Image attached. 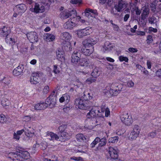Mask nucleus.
I'll list each match as a JSON object with an SVG mask.
<instances>
[{
  "instance_id": "nucleus-1",
  "label": "nucleus",
  "mask_w": 161,
  "mask_h": 161,
  "mask_svg": "<svg viewBox=\"0 0 161 161\" xmlns=\"http://www.w3.org/2000/svg\"><path fill=\"white\" fill-rule=\"evenodd\" d=\"M122 85H118L117 84H112L110 86H107L104 90V92L108 93V92L111 96L117 95L121 91Z\"/></svg>"
},
{
  "instance_id": "nucleus-2",
  "label": "nucleus",
  "mask_w": 161,
  "mask_h": 161,
  "mask_svg": "<svg viewBox=\"0 0 161 161\" xmlns=\"http://www.w3.org/2000/svg\"><path fill=\"white\" fill-rule=\"evenodd\" d=\"M120 118L122 122L125 125L130 126L133 123L131 115L125 112L121 114Z\"/></svg>"
},
{
  "instance_id": "nucleus-3",
  "label": "nucleus",
  "mask_w": 161,
  "mask_h": 161,
  "mask_svg": "<svg viewBox=\"0 0 161 161\" xmlns=\"http://www.w3.org/2000/svg\"><path fill=\"white\" fill-rule=\"evenodd\" d=\"M87 99L85 98L84 100L80 98H76L75 101V104L78 108L80 109H86L88 108L89 106L86 102Z\"/></svg>"
},
{
  "instance_id": "nucleus-4",
  "label": "nucleus",
  "mask_w": 161,
  "mask_h": 161,
  "mask_svg": "<svg viewBox=\"0 0 161 161\" xmlns=\"http://www.w3.org/2000/svg\"><path fill=\"white\" fill-rule=\"evenodd\" d=\"M87 117L89 119L90 117H102L103 116V114L100 112L99 110L96 107L93 108L87 113Z\"/></svg>"
},
{
  "instance_id": "nucleus-5",
  "label": "nucleus",
  "mask_w": 161,
  "mask_h": 161,
  "mask_svg": "<svg viewBox=\"0 0 161 161\" xmlns=\"http://www.w3.org/2000/svg\"><path fill=\"white\" fill-rule=\"evenodd\" d=\"M7 157L13 161H23L19 152L10 153L8 154Z\"/></svg>"
},
{
  "instance_id": "nucleus-6",
  "label": "nucleus",
  "mask_w": 161,
  "mask_h": 161,
  "mask_svg": "<svg viewBox=\"0 0 161 161\" xmlns=\"http://www.w3.org/2000/svg\"><path fill=\"white\" fill-rule=\"evenodd\" d=\"M61 38L65 41V44L67 47L69 49L70 47V36L69 33L64 32L62 33L60 35Z\"/></svg>"
},
{
  "instance_id": "nucleus-7",
  "label": "nucleus",
  "mask_w": 161,
  "mask_h": 161,
  "mask_svg": "<svg viewBox=\"0 0 161 161\" xmlns=\"http://www.w3.org/2000/svg\"><path fill=\"white\" fill-rule=\"evenodd\" d=\"M91 28L88 27L85 29L79 30L77 32V34L80 37H83L90 35L91 31Z\"/></svg>"
},
{
  "instance_id": "nucleus-8",
  "label": "nucleus",
  "mask_w": 161,
  "mask_h": 161,
  "mask_svg": "<svg viewBox=\"0 0 161 161\" xmlns=\"http://www.w3.org/2000/svg\"><path fill=\"white\" fill-rule=\"evenodd\" d=\"M127 3L123 0H119L118 4L115 6V9L118 12H121L127 7Z\"/></svg>"
},
{
  "instance_id": "nucleus-9",
  "label": "nucleus",
  "mask_w": 161,
  "mask_h": 161,
  "mask_svg": "<svg viewBox=\"0 0 161 161\" xmlns=\"http://www.w3.org/2000/svg\"><path fill=\"white\" fill-rule=\"evenodd\" d=\"M97 42L96 39L95 37H89L85 39L83 42V45L86 46L93 47L94 44Z\"/></svg>"
},
{
  "instance_id": "nucleus-10",
  "label": "nucleus",
  "mask_w": 161,
  "mask_h": 161,
  "mask_svg": "<svg viewBox=\"0 0 161 161\" xmlns=\"http://www.w3.org/2000/svg\"><path fill=\"white\" fill-rule=\"evenodd\" d=\"M71 62L74 64H77L78 61L81 59L80 54L77 51L74 52L71 55Z\"/></svg>"
},
{
  "instance_id": "nucleus-11",
  "label": "nucleus",
  "mask_w": 161,
  "mask_h": 161,
  "mask_svg": "<svg viewBox=\"0 0 161 161\" xmlns=\"http://www.w3.org/2000/svg\"><path fill=\"white\" fill-rule=\"evenodd\" d=\"M27 36L31 42H35L38 41V36L35 32H31L28 33L27 34Z\"/></svg>"
},
{
  "instance_id": "nucleus-12",
  "label": "nucleus",
  "mask_w": 161,
  "mask_h": 161,
  "mask_svg": "<svg viewBox=\"0 0 161 161\" xmlns=\"http://www.w3.org/2000/svg\"><path fill=\"white\" fill-rule=\"evenodd\" d=\"M56 97L54 96L51 98L49 97L47 98L45 103L47 107L48 105L50 108L54 107L56 103Z\"/></svg>"
},
{
  "instance_id": "nucleus-13",
  "label": "nucleus",
  "mask_w": 161,
  "mask_h": 161,
  "mask_svg": "<svg viewBox=\"0 0 161 161\" xmlns=\"http://www.w3.org/2000/svg\"><path fill=\"white\" fill-rule=\"evenodd\" d=\"M82 53L86 56H89L93 52V47L91 46L89 47L83 45L81 48Z\"/></svg>"
},
{
  "instance_id": "nucleus-14",
  "label": "nucleus",
  "mask_w": 161,
  "mask_h": 161,
  "mask_svg": "<svg viewBox=\"0 0 161 161\" xmlns=\"http://www.w3.org/2000/svg\"><path fill=\"white\" fill-rule=\"evenodd\" d=\"M40 80L39 74L37 73H33L31 77L30 82L32 84H36Z\"/></svg>"
},
{
  "instance_id": "nucleus-15",
  "label": "nucleus",
  "mask_w": 161,
  "mask_h": 161,
  "mask_svg": "<svg viewBox=\"0 0 161 161\" xmlns=\"http://www.w3.org/2000/svg\"><path fill=\"white\" fill-rule=\"evenodd\" d=\"M31 10H33V11L36 13H41L44 12L45 10L44 7L42 5H40L37 3H36L34 8H31Z\"/></svg>"
},
{
  "instance_id": "nucleus-16",
  "label": "nucleus",
  "mask_w": 161,
  "mask_h": 161,
  "mask_svg": "<svg viewBox=\"0 0 161 161\" xmlns=\"http://www.w3.org/2000/svg\"><path fill=\"white\" fill-rule=\"evenodd\" d=\"M142 13L141 14L142 19L148 17L150 13V8L148 5H145L142 9Z\"/></svg>"
},
{
  "instance_id": "nucleus-17",
  "label": "nucleus",
  "mask_w": 161,
  "mask_h": 161,
  "mask_svg": "<svg viewBox=\"0 0 161 161\" xmlns=\"http://www.w3.org/2000/svg\"><path fill=\"white\" fill-rule=\"evenodd\" d=\"M108 149V152L111 158L117 159L118 156L117 151L112 147H109Z\"/></svg>"
},
{
  "instance_id": "nucleus-18",
  "label": "nucleus",
  "mask_w": 161,
  "mask_h": 161,
  "mask_svg": "<svg viewBox=\"0 0 161 161\" xmlns=\"http://www.w3.org/2000/svg\"><path fill=\"white\" fill-rule=\"evenodd\" d=\"M57 59L62 62H64L65 60L64 54L63 51L61 50H58L56 51Z\"/></svg>"
},
{
  "instance_id": "nucleus-19",
  "label": "nucleus",
  "mask_w": 161,
  "mask_h": 161,
  "mask_svg": "<svg viewBox=\"0 0 161 161\" xmlns=\"http://www.w3.org/2000/svg\"><path fill=\"white\" fill-rule=\"evenodd\" d=\"M10 33V30L7 27L4 26L2 28H0V36L5 37L8 36Z\"/></svg>"
},
{
  "instance_id": "nucleus-20",
  "label": "nucleus",
  "mask_w": 161,
  "mask_h": 161,
  "mask_svg": "<svg viewBox=\"0 0 161 161\" xmlns=\"http://www.w3.org/2000/svg\"><path fill=\"white\" fill-rule=\"evenodd\" d=\"M46 136L50 140H56L58 141V136L51 132H47L46 133Z\"/></svg>"
},
{
  "instance_id": "nucleus-21",
  "label": "nucleus",
  "mask_w": 161,
  "mask_h": 161,
  "mask_svg": "<svg viewBox=\"0 0 161 161\" xmlns=\"http://www.w3.org/2000/svg\"><path fill=\"white\" fill-rule=\"evenodd\" d=\"M58 141H62V140L69 138V134L68 133L63 131L62 132H58Z\"/></svg>"
},
{
  "instance_id": "nucleus-22",
  "label": "nucleus",
  "mask_w": 161,
  "mask_h": 161,
  "mask_svg": "<svg viewBox=\"0 0 161 161\" xmlns=\"http://www.w3.org/2000/svg\"><path fill=\"white\" fill-rule=\"evenodd\" d=\"M101 71L99 67H96L93 69L92 72L91 74V75L94 78H97L100 75Z\"/></svg>"
},
{
  "instance_id": "nucleus-23",
  "label": "nucleus",
  "mask_w": 161,
  "mask_h": 161,
  "mask_svg": "<svg viewBox=\"0 0 161 161\" xmlns=\"http://www.w3.org/2000/svg\"><path fill=\"white\" fill-rule=\"evenodd\" d=\"M15 8L17 9V10L19 13H24L26 10V6L24 4H20L17 5Z\"/></svg>"
},
{
  "instance_id": "nucleus-24",
  "label": "nucleus",
  "mask_w": 161,
  "mask_h": 161,
  "mask_svg": "<svg viewBox=\"0 0 161 161\" xmlns=\"http://www.w3.org/2000/svg\"><path fill=\"white\" fill-rule=\"evenodd\" d=\"M47 107L46 104L44 103H37L34 106L36 110H43Z\"/></svg>"
},
{
  "instance_id": "nucleus-25",
  "label": "nucleus",
  "mask_w": 161,
  "mask_h": 161,
  "mask_svg": "<svg viewBox=\"0 0 161 161\" xmlns=\"http://www.w3.org/2000/svg\"><path fill=\"white\" fill-rule=\"evenodd\" d=\"M23 73V69L22 67L18 66L15 68L13 71V74L15 76H18Z\"/></svg>"
},
{
  "instance_id": "nucleus-26",
  "label": "nucleus",
  "mask_w": 161,
  "mask_h": 161,
  "mask_svg": "<svg viewBox=\"0 0 161 161\" xmlns=\"http://www.w3.org/2000/svg\"><path fill=\"white\" fill-rule=\"evenodd\" d=\"M89 60L85 58H81L80 59L79 64L81 66L87 67L89 64Z\"/></svg>"
},
{
  "instance_id": "nucleus-27",
  "label": "nucleus",
  "mask_w": 161,
  "mask_h": 161,
  "mask_svg": "<svg viewBox=\"0 0 161 161\" xmlns=\"http://www.w3.org/2000/svg\"><path fill=\"white\" fill-rule=\"evenodd\" d=\"M19 152L20 154L21 158H22L23 161L25 159H27L29 156L30 154L27 151H19Z\"/></svg>"
},
{
  "instance_id": "nucleus-28",
  "label": "nucleus",
  "mask_w": 161,
  "mask_h": 161,
  "mask_svg": "<svg viewBox=\"0 0 161 161\" xmlns=\"http://www.w3.org/2000/svg\"><path fill=\"white\" fill-rule=\"evenodd\" d=\"M70 15L69 11H64L60 13V16L62 19H64L69 17Z\"/></svg>"
},
{
  "instance_id": "nucleus-29",
  "label": "nucleus",
  "mask_w": 161,
  "mask_h": 161,
  "mask_svg": "<svg viewBox=\"0 0 161 161\" xmlns=\"http://www.w3.org/2000/svg\"><path fill=\"white\" fill-rule=\"evenodd\" d=\"M139 135L138 134L132 130L130 134L129 139L130 140H135Z\"/></svg>"
},
{
  "instance_id": "nucleus-30",
  "label": "nucleus",
  "mask_w": 161,
  "mask_h": 161,
  "mask_svg": "<svg viewBox=\"0 0 161 161\" xmlns=\"http://www.w3.org/2000/svg\"><path fill=\"white\" fill-rule=\"evenodd\" d=\"M90 125L93 127L97 125V122L96 118L90 117L88 119Z\"/></svg>"
},
{
  "instance_id": "nucleus-31",
  "label": "nucleus",
  "mask_w": 161,
  "mask_h": 161,
  "mask_svg": "<svg viewBox=\"0 0 161 161\" xmlns=\"http://www.w3.org/2000/svg\"><path fill=\"white\" fill-rule=\"evenodd\" d=\"M103 48L105 51H109L112 49L113 47L111 44L108 42H106L105 43Z\"/></svg>"
},
{
  "instance_id": "nucleus-32",
  "label": "nucleus",
  "mask_w": 161,
  "mask_h": 161,
  "mask_svg": "<svg viewBox=\"0 0 161 161\" xmlns=\"http://www.w3.org/2000/svg\"><path fill=\"white\" fill-rule=\"evenodd\" d=\"M5 40L6 42L7 43L11 44V45H13L15 42L14 39L10 37V34H9V35L7 36H6Z\"/></svg>"
},
{
  "instance_id": "nucleus-33",
  "label": "nucleus",
  "mask_w": 161,
  "mask_h": 161,
  "mask_svg": "<svg viewBox=\"0 0 161 161\" xmlns=\"http://www.w3.org/2000/svg\"><path fill=\"white\" fill-rule=\"evenodd\" d=\"M76 138L77 140L80 142H84L86 140L85 136L82 134H79L76 135Z\"/></svg>"
},
{
  "instance_id": "nucleus-34",
  "label": "nucleus",
  "mask_w": 161,
  "mask_h": 161,
  "mask_svg": "<svg viewBox=\"0 0 161 161\" xmlns=\"http://www.w3.org/2000/svg\"><path fill=\"white\" fill-rule=\"evenodd\" d=\"M2 80V84L4 86L8 85L11 82L9 78L5 77H4Z\"/></svg>"
},
{
  "instance_id": "nucleus-35",
  "label": "nucleus",
  "mask_w": 161,
  "mask_h": 161,
  "mask_svg": "<svg viewBox=\"0 0 161 161\" xmlns=\"http://www.w3.org/2000/svg\"><path fill=\"white\" fill-rule=\"evenodd\" d=\"M148 21L149 23L151 24H154L157 23V19L154 16H152L148 18Z\"/></svg>"
},
{
  "instance_id": "nucleus-36",
  "label": "nucleus",
  "mask_w": 161,
  "mask_h": 161,
  "mask_svg": "<svg viewBox=\"0 0 161 161\" xmlns=\"http://www.w3.org/2000/svg\"><path fill=\"white\" fill-rule=\"evenodd\" d=\"M43 161H58V158L55 155H51L49 158H44Z\"/></svg>"
},
{
  "instance_id": "nucleus-37",
  "label": "nucleus",
  "mask_w": 161,
  "mask_h": 161,
  "mask_svg": "<svg viewBox=\"0 0 161 161\" xmlns=\"http://www.w3.org/2000/svg\"><path fill=\"white\" fill-rule=\"evenodd\" d=\"M103 116L102 117H97L96 118L97 125H100L102 124L104 121V118L103 117Z\"/></svg>"
},
{
  "instance_id": "nucleus-38",
  "label": "nucleus",
  "mask_w": 161,
  "mask_h": 161,
  "mask_svg": "<svg viewBox=\"0 0 161 161\" xmlns=\"http://www.w3.org/2000/svg\"><path fill=\"white\" fill-rule=\"evenodd\" d=\"M1 104L3 107H6L9 104V101L7 99L4 98L1 101Z\"/></svg>"
},
{
  "instance_id": "nucleus-39",
  "label": "nucleus",
  "mask_w": 161,
  "mask_h": 161,
  "mask_svg": "<svg viewBox=\"0 0 161 161\" xmlns=\"http://www.w3.org/2000/svg\"><path fill=\"white\" fill-rule=\"evenodd\" d=\"M126 11L127 12H128L129 13L126 14L124 17V20L125 22H126L128 20L130 16V9L129 8H126L124 11V13H126Z\"/></svg>"
},
{
  "instance_id": "nucleus-40",
  "label": "nucleus",
  "mask_w": 161,
  "mask_h": 161,
  "mask_svg": "<svg viewBox=\"0 0 161 161\" xmlns=\"http://www.w3.org/2000/svg\"><path fill=\"white\" fill-rule=\"evenodd\" d=\"M47 41H53L55 39V36L52 34H47L46 36Z\"/></svg>"
},
{
  "instance_id": "nucleus-41",
  "label": "nucleus",
  "mask_w": 161,
  "mask_h": 161,
  "mask_svg": "<svg viewBox=\"0 0 161 161\" xmlns=\"http://www.w3.org/2000/svg\"><path fill=\"white\" fill-rule=\"evenodd\" d=\"M100 141V138L98 137H96L93 141L91 144L90 146L92 148L95 147L96 145Z\"/></svg>"
},
{
  "instance_id": "nucleus-42",
  "label": "nucleus",
  "mask_w": 161,
  "mask_h": 161,
  "mask_svg": "<svg viewBox=\"0 0 161 161\" xmlns=\"http://www.w3.org/2000/svg\"><path fill=\"white\" fill-rule=\"evenodd\" d=\"M132 130L139 135L141 131V128L139 126L136 125L133 126Z\"/></svg>"
},
{
  "instance_id": "nucleus-43",
  "label": "nucleus",
  "mask_w": 161,
  "mask_h": 161,
  "mask_svg": "<svg viewBox=\"0 0 161 161\" xmlns=\"http://www.w3.org/2000/svg\"><path fill=\"white\" fill-rule=\"evenodd\" d=\"M25 133L26 135L29 137L33 136L34 134L33 131H31L30 130L26 128H25Z\"/></svg>"
},
{
  "instance_id": "nucleus-44",
  "label": "nucleus",
  "mask_w": 161,
  "mask_h": 161,
  "mask_svg": "<svg viewBox=\"0 0 161 161\" xmlns=\"http://www.w3.org/2000/svg\"><path fill=\"white\" fill-rule=\"evenodd\" d=\"M85 92L84 93V95L83 96H82V97L80 98L81 99H83V100H84L85 98H86V102L88 103V99H91L92 98V96H90V93H87V95H86L85 94Z\"/></svg>"
},
{
  "instance_id": "nucleus-45",
  "label": "nucleus",
  "mask_w": 161,
  "mask_h": 161,
  "mask_svg": "<svg viewBox=\"0 0 161 161\" xmlns=\"http://www.w3.org/2000/svg\"><path fill=\"white\" fill-rule=\"evenodd\" d=\"M99 147H103L105 146L106 143V139L105 138H103L101 139H100L99 142Z\"/></svg>"
},
{
  "instance_id": "nucleus-46",
  "label": "nucleus",
  "mask_w": 161,
  "mask_h": 161,
  "mask_svg": "<svg viewBox=\"0 0 161 161\" xmlns=\"http://www.w3.org/2000/svg\"><path fill=\"white\" fill-rule=\"evenodd\" d=\"M96 78L90 77L87 78L86 80V83L88 84H90L92 83L95 82L96 81Z\"/></svg>"
},
{
  "instance_id": "nucleus-47",
  "label": "nucleus",
  "mask_w": 161,
  "mask_h": 161,
  "mask_svg": "<svg viewBox=\"0 0 161 161\" xmlns=\"http://www.w3.org/2000/svg\"><path fill=\"white\" fill-rule=\"evenodd\" d=\"M156 5L157 4L154 2H153L150 4V8H151V10L153 13L155 12L156 10Z\"/></svg>"
},
{
  "instance_id": "nucleus-48",
  "label": "nucleus",
  "mask_w": 161,
  "mask_h": 161,
  "mask_svg": "<svg viewBox=\"0 0 161 161\" xmlns=\"http://www.w3.org/2000/svg\"><path fill=\"white\" fill-rule=\"evenodd\" d=\"M86 11H88L89 12H90V13L91 14L94 16V17H95V15H97L98 13L97 12V10H93L92 9H90L89 8H86Z\"/></svg>"
},
{
  "instance_id": "nucleus-49",
  "label": "nucleus",
  "mask_w": 161,
  "mask_h": 161,
  "mask_svg": "<svg viewBox=\"0 0 161 161\" xmlns=\"http://www.w3.org/2000/svg\"><path fill=\"white\" fill-rule=\"evenodd\" d=\"M78 152L85 153L86 151V147L85 146H79L77 148Z\"/></svg>"
},
{
  "instance_id": "nucleus-50",
  "label": "nucleus",
  "mask_w": 161,
  "mask_h": 161,
  "mask_svg": "<svg viewBox=\"0 0 161 161\" xmlns=\"http://www.w3.org/2000/svg\"><path fill=\"white\" fill-rule=\"evenodd\" d=\"M118 140V137L117 136L111 137L109 139V142L112 143L117 142Z\"/></svg>"
},
{
  "instance_id": "nucleus-51",
  "label": "nucleus",
  "mask_w": 161,
  "mask_h": 161,
  "mask_svg": "<svg viewBox=\"0 0 161 161\" xmlns=\"http://www.w3.org/2000/svg\"><path fill=\"white\" fill-rule=\"evenodd\" d=\"M126 86L130 88L134 86V83L132 80H129L126 82Z\"/></svg>"
},
{
  "instance_id": "nucleus-52",
  "label": "nucleus",
  "mask_w": 161,
  "mask_h": 161,
  "mask_svg": "<svg viewBox=\"0 0 161 161\" xmlns=\"http://www.w3.org/2000/svg\"><path fill=\"white\" fill-rule=\"evenodd\" d=\"M7 120V118L3 114H1L0 115V123H4Z\"/></svg>"
},
{
  "instance_id": "nucleus-53",
  "label": "nucleus",
  "mask_w": 161,
  "mask_h": 161,
  "mask_svg": "<svg viewBox=\"0 0 161 161\" xmlns=\"http://www.w3.org/2000/svg\"><path fill=\"white\" fill-rule=\"evenodd\" d=\"M64 27L65 29H70V21L68 20L64 25Z\"/></svg>"
},
{
  "instance_id": "nucleus-54",
  "label": "nucleus",
  "mask_w": 161,
  "mask_h": 161,
  "mask_svg": "<svg viewBox=\"0 0 161 161\" xmlns=\"http://www.w3.org/2000/svg\"><path fill=\"white\" fill-rule=\"evenodd\" d=\"M72 16L73 19H75L77 17V13L75 10L73 9L71 10V17ZM72 17H71V18ZM72 19H71V20Z\"/></svg>"
},
{
  "instance_id": "nucleus-55",
  "label": "nucleus",
  "mask_w": 161,
  "mask_h": 161,
  "mask_svg": "<svg viewBox=\"0 0 161 161\" xmlns=\"http://www.w3.org/2000/svg\"><path fill=\"white\" fill-rule=\"evenodd\" d=\"M119 59L120 61H125L126 62H128V58L127 57L121 56L119 57Z\"/></svg>"
},
{
  "instance_id": "nucleus-56",
  "label": "nucleus",
  "mask_w": 161,
  "mask_h": 161,
  "mask_svg": "<svg viewBox=\"0 0 161 161\" xmlns=\"http://www.w3.org/2000/svg\"><path fill=\"white\" fill-rule=\"evenodd\" d=\"M81 3V1L80 0H71V3L73 4L79 5Z\"/></svg>"
},
{
  "instance_id": "nucleus-57",
  "label": "nucleus",
  "mask_w": 161,
  "mask_h": 161,
  "mask_svg": "<svg viewBox=\"0 0 161 161\" xmlns=\"http://www.w3.org/2000/svg\"><path fill=\"white\" fill-rule=\"evenodd\" d=\"M64 95L65 101L66 103H69L70 100V97L69 95L67 94H64Z\"/></svg>"
},
{
  "instance_id": "nucleus-58",
  "label": "nucleus",
  "mask_w": 161,
  "mask_h": 161,
  "mask_svg": "<svg viewBox=\"0 0 161 161\" xmlns=\"http://www.w3.org/2000/svg\"><path fill=\"white\" fill-rule=\"evenodd\" d=\"M66 127V126L65 125H63L60 126L58 128L59 131L58 132H62L63 131H64Z\"/></svg>"
},
{
  "instance_id": "nucleus-59",
  "label": "nucleus",
  "mask_w": 161,
  "mask_h": 161,
  "mask_svg": "<svg viewBox=\"0 0 161 161\" xmlns=\"http://www.w3.org/2000/svg\"><path fill=\"white\" fill-rule=\"evenodd\" d=\"M54 2V0H45L44 4L48 6H50V4Z\"/></svg>"
},
{
  "instance_id": "nucleus-60",
  "label": "nucleus",
  "mask_w": 161,
  "mask_h": 161,
  "mask_svg": "<svg viewBox=\"0 0 161 161\" xmlns=\"http://www.w3.org/2000/svg\"><path fill=\"white\" fill-rule=\"evenodd\" d=\"M107 109H108L107 107H106V106L104 105H102L101 106V111L102 112H101L102 114L104 113V111L106 110Z\"/></svg>"
},
{
  "instance_id": "nucleus-61",
  "label": "nucleus",
  "mask_w": 161,
  "mask_h": 161,
  "mask_svg": "<svg viewBox=\"0 0 161 161\" xmlns=\"http://www.w3.org/2000/svg\"><path fill=\"white\" fill-rule=\"evenodd\" d=\"M49 91V87L48 86H46L43 89V92L44 93L47 94Z\"/></svg>"
},
{
  "instance_id": "nucleus-62",
  "label": "nucleus",
  "mask_w": 161,
  "mask_h": 161,
  "mask_svg": "<svg viewBox=\"0 0 161 161\" xmlns=\"http://www.w3.org/2000/svg\"><path fill=\"white\" fill-rule=\"evenodd\" d=\"M85 16H87V17H89L90 16L92 17H93L94 16H92L91 14L90 13V12H89L88 11H86H86L85 12Z\"/></svg>"
},
{
  "instance_id": "nucleus-63",
  "label": "nucleus",
  "mask_w": 161,
  "mask_h": 161,
  "mask_svg": "<svg viewBox=\"0 0 161 161\" xmlns=\"http://www.w3.org/2000/svg\"><path fill=\"white\" fill-rule=\"evenodd\" d=\"M23 119L24 121L28 122L31 119V117L29 116H26L23 117Z\"/></svg>"
},
{
  "instance_id": "nucleus-64",
  "label": "nucleus",
  "mask_w": 161,
  "mask_h": 161,
  "mask_svg": "<svg viewBox=\"0 0 161 161\" xmlns=\"http://www.w3.org/2000/svg\"><path fill=\"white\" fill-rule=\"evenodd\" d=\"M156 76L161 78V69H159L156 72Z\"/></svg>"
}]
</instances>
